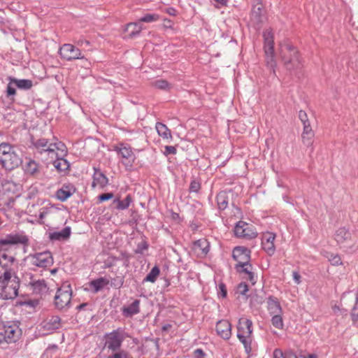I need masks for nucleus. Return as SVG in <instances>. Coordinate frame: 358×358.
<instances>
[{"mask_svg":"<svg viewBox=\"0 0 358 358\" xmlns=\"http://www.w3.org/2000/svg\"><path fill=\"white\" fill-rule=\"evenodd\" d=\"M252 322L250 320L246 317H241L239 319L238 324V339L251 337L252 333Z\"/></svg>","mask_w":358,"mask_h":358,"instance_id":"18","label":"nucleus"},{"mask_svg":"<svg viewBox=\"0 0 358 358\" xmlns=\"http://www.w3.org/2000/svg\"><path fill=\"white\" fill-rule=\"evenodd\" d=\"M131 202L132 197L129 194H128L124 200H120L117 198L113 201V203L116 205L115 208L121 210L128 208Z\"/></svg>","mask_w":358,"mask_h":358,"instance_id":"32","label":"nucleus"},{"mask_svg":"<svg viewBox=\"0 0 358 358\" xmlns=\"http://www.w3.org/2000/svg\"><path fill=\"white\" fill-rule=\"evenodd\" d=\"M143 29V26L138 22L128 23L124 29V31L128 32V36L133 38L138 35Z\"/></svg>","mask_w":358,"mask_h":358,"instance_id":"28","label":"nucleus"},{"mask_svg":"<svg viewBox=\"0 0 358 358\" xmlns=\"http://www.w3.org/2000/svg\"><path fill=\"white\" fill-rule=\"evenodd\" d=\"M40 217H41V218L43 217V213H41V214Z\"/></svg>","mask_w":358,"mask_h":358,"instance_id":"62","label":"nucleus"},{"mask_svg":"<svg viewBox=\"0 0 358 358\" xmlns=\"http://www.w3.org/2000/svg\"><path fill=\"white\" fill-rule=\"evenodd\" d=\"M28 239L22 234H10L0 238V266L17 273L18 264L15 258V245L27 244Z\"/></svg>","mask_w":358,"mask_h":358,"instance_id":"2","label":"nucleus"},{"mask_svg":"<svg viewBox=\"0 0 358 358\" xmlns=\"http://www.w3.org/2000/svg\"><path fill=\"white\" fill-rule=\"evenodd\" d=\"M22 280L30 287L33 293L36 294H45L48 292V287L44 280H36L31 273L24 272L22 275Z\"/></svg>","mask_w":358,"mask_h":358,"instance_id":"11","label":"nucleus"},{"mask_svg":"<svg viewBox=\"0 0 358 358\" xmlns=\"http://www.w3.org/2000/svg\"><path fill=\"white\" fill-rule=\"evenodd\" d=\"M240 341L243 344L245 352L249 355L252 351V339L251 337L239 339Z\"/></svg>","mask_w":358,"mask_h":358,"instance_id":"42","label":"nucleus"},{"mask_svg":"<svg viewBox=\"0 0 358 358\" xmlns=\"http://www.w3.org/2000/svg\"><path fill=\"white\" fill-rule=\"evenodd\" d=\"M282 315V313L272 315L271 324L275 328L278 329H282L284 327Z\"/></svg>","mask_w":358,"mask_h":358,"instance_id":"36","label":"nucleus"},{"mask_svg":"<svg viewBox=\"0 0 358 358\" xmlns=\"http://www.w3.org/2000/svg\"><path fill=\"white\" fill-rule=\"evenodd\" d=\"M218 208L224 210L228 206V196L225 192H221L217 195Z\"/></svg>","mask_w":358,"mask_h":358,"instance_id":"34","label":"nucleus"},{"mask_svg":"<svg viewBox=\"0 0 358 358\" xmlns=\"http://www.w3.org/2000/svg\"><path fill=\"white\" fill-rule=\"evenodd\" d=\"M166 12L170 15H176V10L173 8H167Z\"/></svg>","mask_w":358,"mask_h":358,"instance_id":"57","label":"nucleus"},{"mask_svg":"<svg viewBox=\"0 0 358 358\" xmlns=\"http://www.w3.org/2000/svg\"><path fill=\"white\" fill-rule=\"evenodd\" d=\"M0 164L6 170H13L22 164V158L14 146L2 143L0 144Z\"/></svg>","mask_w":358,"mask_h":358,"instance_id":"5","label":"nucleus"},{"mask_svg":"<svg viewBox=\"0 0 358 358\" xmlns=\"http://www.w3.org/2000/svg\"><path fill=\"white\" fill-rule=\"evenodd\" d=\"M108 358H133L129 352L124 350H119L116 351L111 356H109Z\"/></svg>","mask_w":358,"mask_h":358,"instance_id":"41","label":"nucleus"},{"mask_svg":"<svg viewBox=\"0 0 358 358\" xmlns=\"http://www.w3.org/2000/svg\"><path fill=\"white\" fill-rule=\"evenodd\" d=\"M10 83L15 84L19 89L29 90L33 86L32 81L27 79L18 80L14 78H9Z\"/></svg>","mask_w":358,"mask_h":358,"instance_id":"31","label":"nucleus"},{"mask_svg":"<svg viewBox=\"0 0 358 358\" xmlns=\"http://www.w3.org/2000/svg\"><path fill=\"white\" fill-rule=\"evenodd\" d=\"M22 331L16 324L3 325L0 329V343L16 342L21 336Z\"/></svg>","mask_w":358,"mask_h":358,"instance_id":"9","label":"nucleus"},{"mask_svg":"<svg viewBox=\"0 0 358 358\" xmlns=\"http://www.w3.org/2000/svg\"><path fill=\"white\" fill-rule=\"evenodd\" d=\"M201 188V184L199 181L192 180L189 185V191L192 192H198Z\"/></svg>","mask_w":358,"mask_h":358,"instance_id":"46","label":"nucleus"},{"mask_svg":"<svg viewBox=\"0 0 358 358\" xmlns=\"http://www.w3.org/2000/svg\"><path fill=\"white\" fill-rule=\"evenodd\" d=\"M264 41V52L267 65L273 67L275 64L274 59V41L273 32L271 29H266L263 33Z\"/></svg>","mask_w":358,"mask_h":358,"instance_id":"10","label":"nucleus"},{"mask_svg":"<svg viewBox=\"0 0 358 358\" xmlns=\"http://www.w3.org/2000/svg\"><path fill=\"white\" fill-rule=\"evenodd\" d=\"M234 234L238 238L251 240L257 236L258 232L254 225L241 220L234 227Z\"/></svg>","mask_w":358,"mask_h":358,"instance_id":"12","label":"nucleus"},{"mask_svg":"<svg viewBox=\"0 0 358 358\" xmlns=\"http://www.w3.org/2000/svg\"><path fill=\"white\" fill-rule=\"evenodd\" d=\"M334 240L341 248L351 249L354 246L352 234L345 227H340L336 231Z\"/></svg>","mask_w":358,"mask_h":358,"instance_id":"14","label":"nucleus"},{"mask_svg":"<svg viewBox=\"0 0 358 358\" xmlns=\"http://www.w3.org/2000/svg\"><path fill=\"white\" fill-rule=\"evenodd\" d=\"M248 291V285L245 282H241L236 287V293L238 294L245 295Z\"/></svg>","mask_w":358,"mask_h":358,"instance_id":"43","label":"nucleus"},{"mask_svg":"<svg viewBox=\"0 0 358 358\" xmlns=\"http://www.w3.org/2000/svg\"><path fill=\"white\" fill-rule=\"evenodd\" d=\"M59 53L62 59L67 61L84 58L80 50L70 43L64 44L59 48Z\"/></svg>","mask_w":358,"mask_h":358,"instance_id":"15","label":"nucleus"},{"mask_svg":"<svg viewBox=\"0 0 358 358\" xmlns=\"http://www.w3.org/2000/svg\"><path fill=\"white\" fill-rule=\"evenodd\" d=\"M192 250L198 257H205L209 251V243L206 238H201L194 243Z\"/></svg>","mask_w":358,"mask_h":358,"instance_id":"21","label":"nucleus"},{"mask_svg":"<svg viewBox=\"0 0 358 358\" xmlns=\"http://www.w3.org/2000/svg\"><path fill=\"white\" fill-rule=\"evenodd\" d=\"M75 192L73 187L63 186L61 189H58L56 193L57 198L64 201L69 199Z\"/></svg>","mask_w":358,"mask_h":358,"instance_id":"27","label":"nucleus"},{"mask_svg":"<svg viewBox=\"0 0 358 358\" xmlns=\"http://www.w3.org/2000/svg\"><path fill=\"white\" fill-rule=\"evenodd\" d=\"M168 329V327H164V329Z\"/></svg>","mask_w":358,"mask_h":358,"instance_id":"63","label":"nucleus"},{"mask_svg":"<svg viewBox=\"0 0 358 358\" xmlns=\"http://www.w3.org/2000/svg\"><path fill=\"white\" fill-rule=\"evenodd\" d=\"M177 150L174 146L171 145H166L164 148V154L167 156L169 155H175L176 154Z\"/></svg>","mask_w":358,"mask_h":358,"instance_id":"49","label":"nucleus"},{"mask_svg":"<svg viewBox=\"0 0 358 358\" xmlns=\"http://www.w3.org/2000/svg\"><path fill=\"white\" fill-rule=\"evenodd\" d=\"M168 329V327H164V329Z\"/></svg>","mask_w":358,"mask_h":358,"instance_id":"64","label":"nucleus"},{"mask_svg":"<svg viewBox=\"0 0 358 358\" xmlns=\"http://www.w3.org/2000/svg\"><path fill=\"white\" fill-rule=\"evenodd\" d=\"M299 117L303 124L310 123V122L308 120V115L306 114V113L305 111L300 110L299 112Z\"/></svg>","mask_w":358,"mask_h":358,"instance_id":"48","label":"nucleus"},{"mask_svg":"<svg viewBox=\"0 0 358 358\" xmlns=\"http://www.w3.org/2000/svg\"><path fill=\"white\" fill-rule=\"evenodd\" d=\"M292 277H293V279L294 280V282L296 284V285H299L301 282V276L300 275V273L298 272V271H294L292 272Z\"/></svg>","mask_w":358,"mask_h":358,"instance_id":"52","label":"nucleus"},{"mask_svg":"<svg viewBox=\"0 0 358 358\" xmlns=\"http://www.w3.org/2000/svg\"><path fill=\"white\" fill-rule=\"evenodd\" d=\"M19 278L12 269L0 271V299H13L18 294Z\"/></svg>","mask_w":358,"mask_h":358,"instance_id":"3","label":"nucleus"},{"mask_svg":"<svg viewBox=\"0 0 358 358\" xmlns=\"http://www.w3.org/2000/svg\"><path fill=\"white\" fill-rule=\"evenodd\" d=\"M110 283V280L107 278L101 277L93 280L88 283L89 289L94 293H97L102 290Z\"/></svg>","mask_w":358,"mask_h":358,"instance_id":"22","label":"nucleus"},{"mask_svg":"<svg viewBox=\"0 0 358 358\" xmlns=\"http://www.w3.org/2000/svg\"><path fill=\"white\" fill-rule=\"evenodd\" d=\"M71 234V229L67 227L63 229L61 231H55L51 233L50 234V238L51 240L55 241H61V240H66L69 238Z\"/></svg>","mask_w":358,"mask_h":358,"instance_id":"30","label":"nucleus"},{"mask_svg":"<svg viewBox=\"0 0 358 358\" xmlns=\"http://www.w3.org/2000/svg\"><path fill=\"white\" fill-rule=\"evenodd\" d=\"M113 150L117 152L121 157V162L127 169L132 167L136 160V157L130 145L119 143L113 145Z\"/></svg>","mask_w":358,"mask_h":358,"instance_id":"8","label":"nucleus"},{"mask_svg":"<svg viewBox=\"0 0 358 358\" xmlns=\"http://www.w3.org/2000/svg\"><path fill=\"white\" fill-rule=\"evenodd\" d=\"M262 14V6L261 4L255 6L252 10V15L256 18L259 19Z\"/></svg>","mask_w":358,"mask_h":358,"instance_id":"45","label":"nucleus"},{"mask_svg":"<svg viewBox=\"0 0 358 358\" xmlns=\"http://www.w3.org/2000/svg\"><path fill=\"white\" fill-rule=\"evenodd\" d=\"M313 136H314V134L308 135V134H302L301 137H302L303 143L308 146L311 145L313 143Z\"/></svg>","mask_w":358,"mask_h":358,"instance_id":"44","label":"nucleus"},{"mask_svg":"<svg viewBox=\"0 0 358 358\" xmlns=\"http://www.w3.org/2000/svg\"><path fill=\"white\" fill-rule=\"evenodd\" d=\"M280 55L287 69L293 70L299 67V52L289 43L284 42L280 45Z\"/></svg>","mask_w":358,"mask_h":358,"instance_id":"6","label":"nucleus"},{"mask_svg":"<svg viewBox=\"0 0 358 358\" xmlns=\"http://www.w3.org/2000/svg\"><path fill=\"white\" fill-rule=\"evenodd\" d=\"M267 308L269 313L272 315L282 313L280 302L276 298L269 297L267 301Z\"/></svg>","mask_w":358,"mask_h":358,"instance_id":"25","label":"nucleus"},{"mask_svg":"<svg viewBox=\"0 0 358 358\" xmlns=\"http://www.w3.org/2000/svg\"><path fill=\"white\" fill-rule=\"evenodd\" d=\"M72 289L68 282H65L58 288L55 296V305L59 310L66 309L71 304Z\"/></svg>","mask_w":358,"mask_h":358,"instance_id":"7","label":"nucleus"},{"mask_svg":"<svg viewBox=\"0 0 358 358\" xmlns=\"http://www.w3.org/2000/svg\"><path fill=\"white\" fill-rule=\"evenodd\" d=\"M34 145L43 158L52 162L55 169L59 171H66L69 167V163L64 157L68 150L66 146L61 141L55 140V142H50L45 138L38 140Z\"/></svg>","mask_w":358,"mask_h":358,"instance_id":"1","label":"nucleus"},{"mask_svg":"<svg viewBox=\"0 0 358 358\" xmlns=\"http://www.w3.org/2000/svg\"><path fill=\"white\" fill-rule=\"evenodd\" d=\"M273 358H285L283 355V352L280 349L274 350L273 353Z\"/></svg>","mask_w":358,"mask_h":358,"instance_id":"53","label":"nucleus"},{"mask_svg":"<svg viewBox=\"0 0 358 358\" xmlns=\"http://www.w3.org/2000/svg\"><path fill=\"white\" fill-rule=\"evenodd\" d=\"M123 285V280L122 278L120 279H115V281L112 283V285H113L115 287H120Z\"/></svg>","mask_w":358,"mask_h":358,"instance_id":"56","label":"nucleus"},{"mask_svg":"<svg viewBox=\"0 0 358 358\" xmlns=\"http://www.w3.org/2000/svg\"><path fill=\"white\" fill-rule=\"evenodd\" d=\"M140 301L134 300L130 305L128 306H124L122 308L123 315L126 317H131L134 315H136L140 312Z\"/></svg>","mask_w":358,"mask_h":358,"instance_id":"26","label":"nucleus"},{"mask_svg":"<svg viewBox=\"0 0 358 358\" xmlns=\"http://www.w3.org/2000/svg\"><path fill=\"white\" fill-rule=\"evenodd\" d=\"M106 338V343L105 345L110 350L116 351L118 350L121 345L122 342L126 338L124 332L118 329L114 330L113 331L107 334L105 336Z\"/></svg>","mask_w":358,"mask_h":358,"instance_id":"13","label":"nucleus"},{"mask_svg":"<svg viewBox=\"0 0 358 358\" xmlns=\"http://www.w3.org/2000/svg\"><path fill=\"white\" fill-rule=\"evenodd\" d=\"M218 290H219L218 294L221 297L225 298L227 296V288H226V286L224 284H223V283L219 284Z\"/></svg>","mask_w":358,"mask_h":358,"instance_id":"47","label":"nucleus"},{"mask_svg":"<svg viewBox=\"0 0 358 358\" xmlns=\"http://www.w3.org/2000/svg\"><path fill=\"white\" fill-rule=\"evenodd\" d=\"M303 125V129L302 134H308V135L314 134L310 123H307V124H305Z\"/></svg>","mask_w":358,"mask_h":358,"instance_id":"51","label":"nucleus"},{"mask_svg":"<svg viewBox=\"0 0 358 358\" xmlns=\"http://www.w3.org/2000/svg\"><path fill=\"white\" fill-rule=\"evenodd\" d=\"M327 257L333 266H336L343 265V261L338 254H330V255Z\"/></svg>","mask_w":358,"mask_h":358,"instance_id":"40","label":"nucleus"},{"mask_svg":"<svg viewBox=\"0 0 358 358\" xmlns=\"http://www.w3.org/2000/svg\"><path fill=\"white\" fill-rule=\"evenodd\" d=\"M160 273L159 268L157 266H154L150 273L147 275L144 281H148L150 282H155L159 276Z\"/></svg>","mask_w":358,"mask_h":358,"instance_id":"37","label":"nucleus"},{"mask_svg":"<svg viewBox=\"0 0 358 358\" xmlns=\"http://www.w3.org/2000/svg\"><path fill=\"white\" fill-rule=\"evenodd\" d=\"M298 358H316V356L314 355H301Z\"/></svg>","mask_w":358,"mask_h":358,"instance_id":"59","label":"nucleus"},{"mask_svg":"<svg viewBox=\"0 0 358 358\" xmlns=\"http://www.w3.org/2000/svg\"><path fill=\"white\" fill-rule=\"evenodd\" d=\"M114 196L113 193L103 194L99 196V199L101 202L108 201L113 199Z\"/></svg>","mask_w":358,"mask_h":358,"instance_id":"50","label":"nucleus"},{"mask_svg":"<svg viewBox=\"0 0 358 358\" xmlns=\"http://www.w3.org/2000/svg\"><path fill=\"white\" fill-rule=\"evenodd\" d=\"M350 315L353 323L358 322V290L355 294V303L353 308L352 309Z\"/></svg>","mask_w":358,"mask_h":358,"instance_id":"38","label":"nucleus"},{"mask_svg":"<svg viewBox=\"0 0 358 358\" xmlns=\"http://www.w3.org/2000/svg\"><path fill=\"white\" fill-rule=\"evenodd\" d=\"M31 263L38 267L46 268L53 264V258L50 252H40L31 257Z\"/></svg>","mask_w":358,"mask_h":358,"instance_id":"16","label":"nucleus"},{"mask_svg":"<svg viewBox=\"0 0 358 358\" xmlns=\"http://www.w3.org/2000/svg\"><path fill=\"white\" fill-rule=\"evenodd\" d=\"M250 250L243 246H237L233 250V257L237 262L236 268L244 275L243 278L249 280L252 285L256 282L254 273L251 271L252 266L249 264Z\"/></svg>","mask_w":358,"mask_h":358,"instance_id":"4","label":"nucleus"},{"mask_svg":"<svg viewBox=\"0 0 358 358\" xmlns=\"http://www.w3.org/2000/svg\"><path fill=\"white\" fill-rule=\"evenodd\" d=\"M155 129L158 135L163 139L166 140L168 143L172 140L173 136L171 135V130L166 124L162 122H157L155 124Z\"/></svg>","mask_w":358,"mask_h":358,"instance_id":"24","label":"nucleus"},{"mask_svg":"<svg viewBox=\"0 0 358 358\" xmlns=\"http://www.w3.org/2000/svg\"><path fill=\"white\" fill-rule=\"evenodd\" d=\"M275 234L272 232L266 231L262 236V248L269 256H272L275 253Z\"/></svg>","mask_w":358,"mask_h":358,"instance_id":"17","label":"nucleus"},{"mask_svg":"<svg viewBox=\"0 0 358 358\" xmlns=\"http://www.w3.org/2000/svg\"><path fill=\"white\" fill-rule=\"evenodd\" d=\"M159 20V15L156 13L146 14L139 19V22H152Z\"/></svg>","mask_w":358,"mask_h":358,"instance_id":"39","label":"nucleus"},{"mask_svg":"<svg viewBox=\"0 0 358 358\" xmlns=\"http://www.w3.org/2000/svg\"><path fill=\"white\" fill-rule=\"evenodd\" d=\"M18 191V185L13 182L6 181L3 184V194L7 195L10 199H13L15 195L17 194Z\"/></svg>","mask_w":358,"mask_h":358,"instance_id":"23","label":"nucleus"},{"mask_svg":"<svg viewBox=\"0 0 358 358\" xmlns=\"http://www.w3.org/2000/svg\"><path fill=\"white\" fill-rule=\"evenodd\" d=\"M56 271H57V270H56V269H53V270H52V271H51V273L54 274V273H56Z\"/></svg>","mask_w":358,"mask_h":358,"instance_id":"60","label":"nucleus"},{"mask_svg":"<svg viewBox=\"0 0 358 358\" xmlns=\"http://www.w3.org/2000/svg\"><path fill=\"white\" fill-rule=\"evenodd\" d=\"M194 358H204L205 353L202 350L197 349L194 352Z\"/></svg>","mask_w":358,"mask_h":358,"instance_id":"55","label":"nucleus"},{"mask_svg":"<svg viewBox=\"0 0 358 358\" xmlns=\"http://www.w3.org/2000/svg\"><path fill=\"white\" fill-rule=\"evenodd\" d=\"M218 4L222 6H226L227 3V0H215Z\"/></svg>","mask_w":358,"mask_h":358,"instance_id":"58","label":"nucleus"},{"mask_svg":"<svg viewBox=\"0 0 358 358\" xmlns=\"http://www.w3.org/2000/svg\"><path fill=\"white\" fill-rule=\"evenodd\" d=\"M60 326V318L58 316H52L44 322V327L47 329H56Z\"/></svg>","mask_w":358,"mask_h":358,"instance_id":"33","label":"nucleus"},{"mask_svg":"<svg viewBox=\"0 0 358 358\" xmlns=\"http://www.w3.org/2000/svg\"><path fill=\"white\" fill-rule=\"evenodd\" d=\"M215 331L222 338L228 340L231 336V324L227 320H221L217 322Z\"/></svg>","mask_w":358,"mask_h":358,"instance_id":"19","label":"nucleus"},{"mask_svg":"<svg viewBox=\"0 0 358 358\" xmlns=\"http://www.w3.org/2000/svg\"><path fill=\"white\" fill-rule=\"evenodd\" d=\"M24 170L26 173L31 176H37L40 173V166L38 164L32 159H29L24 166Z\"/></svg>","mask_w":358,"mask_h":358,"instance_id":"29","label":"nucleus"},{"mask_svg":"<svg viewBox=\"0 0 358 358\" xmlns=\"http://www.w3.org/2000/svg\"><path fill=\"white\" fill-rule=\"evenodd\" d=\"M13 83H10L7 86V94L8 96H10V95H15L16 94V90L15 89L12 87L11 84Z\"/></svg>","mask_w":358,"mask_h":358,"instance_id":"54","label":"nucleus"},{"mask_svg":"<svg viewBox=\"0 0 358 358\" xmlns=\"http://www.w3.org/2000/svg\"><path fill=\"white\" fill-rule=\"evenodd\" d=\"M164 21L169 22V24H171V20H166V19Z\"/></svg>","mask_w":358,"mask_h":358,"instance_id":"61","label":"nucleus"},{"mask_svg":"<svg viewBox=\"0 0 358 358\" xmlns=\"http://www.w3.org/2000/svg\"><path fill=\"white\" fill-rule=\"evenodd\" d=\"M94 169L93 174V181L92 183V188L103 189L108 184V179L100 170Z\"/></svg>","mask_w":358,"mask_h":358,"instance_id":"20","label":"nucleus"},{"mask_svg":"<svg viewBox=\"0 0 358 358\" xmlns=\"http://www.w3.org/2000/svg\"><path fill=\"white\" fill-rule=\"evenodd\" d=\"M152 86L162 90H170L172 88V85L167 80L159 79L152 83Z\"/></svg>","mask_w":358,"mask_h":358,"instance_id":"35","label":"nucleus"}]
</instances>
